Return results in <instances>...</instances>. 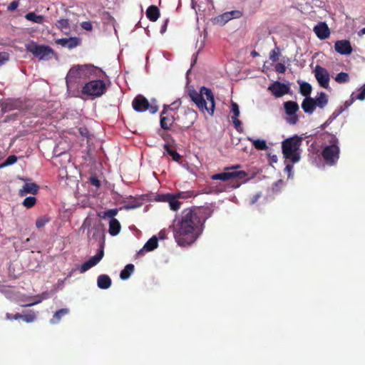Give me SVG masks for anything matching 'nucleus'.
Listing matches in <instances>:
<instances>
[{"mask_svg":"<svg viewBox=\"0 0 365 365\" xmlns=\"http://www.w3.org/2000/svg\"><path fill=\"white\" fill-rule=\"evenodd\" d=\"M133 109L137 112H144L149 110L152 114L155 113L158 110V106L150 104L148 99L142 95L136 96L132 102Z\"/></svg>","mask_w":365,"mask_h":365,"instance_id":"9","label":"nucleus"},{"mask_svg":"<svg viewBox=\"0 0 365 365\" xmlns=\"http://www.w3.org/2000/svg\"><path fill=\"white\" fill-rule=\"evenodd\" d=\"M17 161V157L14 155H9L6 160H5V165H11L15 163Z\"/></svg>","mask_w":365,"mask_h":365,"instance_id":"46","label":"nucleus"},{"mask_svg":"<svg viewBox=\"0 0 365 365\" xmlns=\"http://www.w3.org/2000/svg\"><path fill=\"white\" fill-rule=\"evenodd\" d=\"M90 182L92 185L99 187L101 186V182L96 176H92L90 178Z\"/></svg>","mask_w":365,"mask_h":365,"instance_id":"52","label":"nucleus"},{"mask_svg":"<svg viewBox=\"0 0 365 365\" xmlns=\"http://www.w3.org/2000/svg\"><path fill=\"white\" fill-rule=\"evenodd\" d=\"M316 106L314 99L311 97L305 98L302 103V108L304 113L312 114L315 110Z\"/></svg>","mask_w":365,"mask_h":365,"instance_id":"20","label":"nucleus"},{"mask_svg":"<svg viewBox=\"0 0 365 365\" xmlns=\"http://www.w3.org/2000/svg\"><path fill=\"white\" fill-rule=\"evenodd\" d=\"M317 36L321 40L327 38L330 35V31L325 22H320L314 28Z\"/></svg>","mask_w":365,"mask_h":365,"instance_id":"16","label":"nucleus"},{"mask_svg":"<svg viewBox=\"0 0 365 365\" xmlns=\"http://www.w3.org/2000/svg\"><path fill=\"white\" fill-rule=\"evenodd\" d=\"M104 255L103 248L95 256L91 257L88 261L85 262L80 267V272L83 273L96 265L103 258Z\"/></svg>","mask_w":365,"mask_h":365,"instance_id":"14","label":"nucleus"},{"mask_svg":"<svg viewBox=\"0 0 365 365\" xmlns=\"http://www.w3.org/2000/svg\"><path fill=\"white\" fill-rule=\"evenodd\" d=\"M299 120L298 115L294 113L293 115H289L286 118V121L290 125H295Z\"/></svg>","mask_w":365,"mask_h":365,"instance_id":"44","label":"nucleus"},{"mask_svg":"<svg viewBox=\"0 0 365 365\" xmlns=\"http://www.w3.org/2000/svg\"><path fill=\"white\" fill-rule=\"evenodd\" d=\"M36 203V198L33 196L27 197L24 199L22 202V205L26 208H31Z\"/></svg>","mask_w":365,"mask_h":365,"instance_id":"39","label":"nucleus"},{"mask_svg":"<svg viewBox=\"0 0 365 365\" xmlns=\"http://www.w3.org/2000/svg\"><path fill=\"white\" fill-rule=\"evenodd\" d=\"M14 105L13 103H5L4 106H3V108H2V110L4 111V112H8V111H11L14 109Z\"/></svg>","mask_w":365,"mask_h":365,"instance_id":"55","label":"nucleus"},{"mask_svg":"<svg viewBox=\"0 0 365 365\" xmlns=\"http://www.w3.org/2000/svg\"><path fill=\"white\" fill-rule=\"evenodd\" d=\"M118 212V210L117 208L110 209L106 211H101L98 213V216L100 218L105 219L106 217L113 219L115 215H117Z\"/></svg>","mask_w":365,"mask_h":365,"instance_id":"32","label":"nucleus"},{"mask_svg":"<svg viewBox=\"0 0 365 365\" xmlns=\"http://www.w3.org/2000/svg\"><path fill=\"white\" fill-rule=\"evenodd\" d=\"M292 165H287L286 167H285V170H287L288 172H290L292 169Z\"/></svg>","mask_w":365,"mask_h":365,"instance_id":"62","label":"nucleus"},{"mask_svg":"<svg viewBox=\"0 0 365 365\" xmlns=\"http://www.w3.org/2000/svg\"><path fill=\"white\" fill-rule=\"evenodd\" d=\"M356 98L354 97V93L351 95L350 99L346 101L343 106H341L339 109L341 110V112L343 113L344 110H346L354 101Z\"/></svg>","mask_w":365,"mask_h":365,"instance_id":"41","label":"nucleus"},{"mask_svg":"<svg viewBox=\"0 0 365 365\" xmlns=\"http://www.w3.org/2000/svg\"><path fill=\"white\" fill-rule=\"evenodd\" d=\"M174 195L178 199V200L180 199L186 200L194 196V191L188 190L183 192H177L174 193Z\"/></svg>","mask_w":365,"mask_h":365,"instance_id":"37","label":"nucleus"},{"mask_svg":"<svg viewBox=\"0 0 365 365\" xmlns=\"http://www.w3.org/2000/svg\"><path fill=\"white\" fill-rule=\"evenodd\" d=\"M158 238L156 236H153L149 239L144 245L142 250H140L139 253L143 252L144 250L146 252H151L156 249L158 245Z\"/></svg>","mask_w":365,"mask_h":365,"instance_id":"22","label":"nucleus"},{"mask_svg":"<svg viewBox=\"0 0 365 365\" xmlns=\"http://www.w3.org/2000/svg\"><path fill=\"white\" fill-rule=\"evenodd\" d=\"M359 91V93L354 98L359 101H364L365 99V83L362 86Z\"/></svg>","mask_w":365,"mask_h":365,"instance_id":"47","label":"nucleus"},{"mask_svg":"<svg viewBox=\"0 0 365 365\" xmlns=\"http://www.w3.org/2000/svg\"><path fill=\"white\" fill-rule=\"evenodd\" d=\"M9 59V54L6 52H0V66L4 65Z\"/></svg>","mask_w":365,"mask_h":365,"instance_id":"45","label":"nucleus"},{"mask_svg":"<svg viewBox=\"0 0 365 365\" xmlns=\"http://www.w3.org/2000/svg\"><path fill=\"white\" fill-rule=\"evenodd\" d=\"M6 318L8 320H13V319L17 320V319H20L21 318V314L19 313H16V314L7 313L6 314Z\"/></svg>","mask_w":365,"mask_h":365,"instance_id":"50","label":"nucleus"},{"mask_svg":"<svg viewBox=\"0 0 365 365\" xmlns=\"http://www.w3.org/2000/svg\"><path fill=\"white\" fill-rule=\"evenodd\" d=\"M302 143V138L298 135H294L283 140L282 149L284 157L292 163L299 162L300 160L299 150Z\"/></svg>","mask_w":365,"mask_h":365,"instance_id":"6","label":"nucleus"},{"mask_svg":"<svg viewBox=\"0 0 365 365\" xmlns=\"http://www.w3.org/2000/svg\"><path fill=\"white\" fill-rule=\"evenodd\" d=\"M168 202L170 210L173 211H177L180 208L181 202L178 200L174 194L170 195Z\"/></svg>","mask_w":365,"mask_h":365,"instance_id":"30","label":"nucleus"},{"mask_svg":"<svg viewBox=\"0 0 365 365\" xmlns=\"http://www.w3.org/2000/svg\"><path fill=\"white\" fill-rule=\"evenodd\" d=\"M284 108L287 115H293L299 110V106L297 102L289 101L284 103Z\"/></svg>","mask_w":365,"mask_h":365,"instance_id":"24","label":"nucleus"},{"mask_svg":"<svg viewBox=\"0 0 365 365\" xmlns=\"http://www.w3.org/2000/svg\"><path fill=\"white\" fill-rule=\"evenodd\" d=\"M331 123V122H329L328 121V119L325 121V123L322 125V128L324 129L326 127H327L329 124Z\"/></svg>","mask_w":365,"mask_h":365,"instance_id":"61","label":"nucleus"},{"mask_svg":"<svg viewBox=\"0 0 365 365\" xmlns=\"http://www.w3.org/2000/svg\"><path fill=\"white\" fill-rule=\"evenodd\" d=\"M21 319L26 323H31L36 319V314L33 310H29L26 314H21Z\"/></svg>","mask_w":365,"mask_h":365,"instance_id":"35","label":"nucleus"},{"mask_svg":"<svg viewBox=\"0 0 365 365\" xmlns=\"http://www.w3.org/2000/svg\"><path fill=\"white\" fill-rule=\"evenodd\" d=\"M165 152L172 157V159L175 162H180L181 155L175 150L172 149L168 144L164 145Z\"/></svg>","mask_w":365,"mask_h":365,"instance_id":"33","label":"nucleus"},{"mask_svg":"<svg viewBox=\"0 0 365 365\" xmlns=\"http://www.w3.org/2000/svg\"><path fill=\"white\" fill-rule=\"evenodd\" d=\"M134 271V265L133 264H127L120 272V277L123 280L128 279Z\"/></svg>","mask_w":365,"mask_h":365,"instance_id":"28","label":"nucleus"},{"mask_svg":"<svg viewBox=\"0 0 365 365\" xmlns=\"http://www.w3.org/2000/svg\"><path fill=\"white\" fill-rule=\"evenodd\" d=\"M240 168L237 165L234 167L225 168V172L211 175V179L214 180L229 181L228 186L231 188H238L243 182L247 180V173L244 170H235Z\"/></svg>","mask_w":365,"mask_h":365,"instance_id":"4","label":"nucleus"},{"mask_svg":"<svg viewBox=\"0 0 365 365\" xmlns=\"http://www.w3.org/2000/svg\"><path fill=\"white\" fill-rule=\"evenodd\" d=\"M56 25L58 29H61V31L68 30L70 29L68 19H61L58 20Z\"/></svg>","mask_w":365,"mask_h":365,"instance_id":"38","label":"nucleus"},{"mask_svg":"<svg viewBox=\"0 0 365 365\" xmlns=\"http://www.w3.org/2000/svg\"><path fill=\"white\" fill-rule=\"evenodd\" d=\"M158 237L160 240L165 239L167 237V231L165 230L160 231V232L158 233Z\"/></svg>","mask_w":365,"mask_h":365,"instance_id":"57","label":"nucleus"},{"mask_svg":"<svg viewBox=\"0 0 365 365\" xmlns=\"http://www.w3.org/2000/svg\"><path fill=\"white\" fill-rule=\"evenodd\" d=\"M324 135H327L329 138L327 140L329 144L323 148L321 155L327 165L334 166L336 165L339 159V141L336 135L333 134L326 132Z\"/></svg>","mask_w":365,"mask_h":365,"instance_id":"5","label":"nucleus"},{"mask_svg":"<svg viewBox=\"0 0 365 365\" xmlns=\"http://www.w3.org/2000/svg\"><path fill=\"white\" fill-rule=\"evenodd\" d=\"M197 113L191 109L185 110L181 115L177 117L176 120L180 123V126L183 128L191 127L196 118Z\"/></svg>","mask_w":365,"mask_h":365,"instance_id":"11","label":"nucleus"},{"mask_svg":"<svg viewBox=\"0 0 365 365\" xmlns=\"http://www.w3.org/2000/svg\"><path fill=\"white\" fill-rule=\"evenodd\" d=\"M341 113H342L341 110H339V108L336 109L331 116L328 118L329 122H332L335 118H336Z\"/></svg>","mask_w":365,"mask_h":365,"instance_id":"49","label":"nucleus"},{"mask_svg":"<svg viewBox=\"0 0 365 365\" xmlns=\"http://www.w3.org/2000/svg\"><path fill=\"white\" fill-rule=\"evenodd\" d=\"M231 111L233 113V116H232V118H236L240 116V110L239 106L237 103L232 102L231 103Z\"/></svg>","mask_w":365,"mask_h":365,"instance_id":"42","label":"nucleus"},{"mask_svg":"<svg viewBox=\"0 0 365 365\" xmlns=\"http://www.w3.org/2000/svg\"><path fill=\"white\" fill-rule=\"evenodd\" d=\"M26 19L28 21L42 24L43 22V17L41 15H37L35 12H29L25 16Z\"/></svg>","mask_w":365,"mask_h":365,"instance_id":"34","label":"nucleus"},{"mask_svg":"<svg viewBox=\"0 0 365 365\" xmlns=\"http://www.w3.org/2000/svg\"><path fill=\"white\" fill-rule=\"evenodd\" d=\"M279 55H280V49L279 47H276L274 49L272 50L269 52V59L272 62H276L279 60Z\"/></svg>","mask_w":365,"mask_h":365,"instance_id":"40","label":"nucleus"},{"mask_svg":"<svg viewBox=\"0 0 365 365\" xmlns=\"http://www.w3.org/2000/svg\"><path fill=\"white\" fill-rule=\"evenodd\" d=\"M181 104V101L180 100L175 101L170 106H164L163 110L160 114V127L163 130H169L174 121L176 120L173 115L167 114L168 109L173 110V108L171 106H174L175 108L178 107Z\"/></svg>","mask_w":365,"mask_h":365,"instance_id":"10","label":"nucleus"},{"mask_svg":"<svg viewBox=\"0 0 365 365\" xmlns=\"http://www.w3.org/2000/svg\"><path fill=\"white\" fill-rule=\"evenodd\" d=\"M359 35H364V34H365V27H364V28H363L362 29H361V30L359 31Z\"/></svg>","mask_w":365,"mask_h":365,"instance_id":"63","label":"nucleus"},{"mask_svg":"<svg viewBox=\"0 0 365 365\" xmlns=\"http://www.w3.org/2000/svg\"><path fill=\"white\" fill-rule=\"evenodd\" d=\"M241 16V12L239 11H232L230 12H225L222 14V15L218 16L215 19V21L217 24H219L220 25H224L227 22H228L230 20L237 18Z\"/></svg>","mask_w":365,"mask_h":365,"instance_id":"17","label":"nucleus"},{"mask_svg":"<svg viewBox=\"0 0 365 365\" xmlns=\"http://www.w3.org/2000/svg\"><path fill=\"white\" fill-rule=\"evenodd\" d=\"M48 220L45 217H40L36 221V226L38 228H41L43 227L47 222Z\"/></svg>","mask_w":365,"mask_h":365,"instance_id":"43","label":"nucleus"},{"mask_svg":"<svg viewBox=\"0 0 365 365\" xmlns=\"http://www.w3.org/2000/svg\"><path fill=\"white\" fill-rule=\"evenodd\" d=\"M39 190V186L35 182H26L19 191V195L25 196L27 194L36 195Z\"/></svg>","mask_w":365,"mask_h":365,"instance_id":"18","label":"nucleus"},{"mask_svg":"<svg viewBox=\"0 0 365 365\" xmlns=\"http://www.w3.org/2000/svg\"><path fill=\"white\" fill-rule=\"evenodd\" d=\"M120 230L121 225L117 219L113 218L109 221L108 232L111 236H116L118 235L120 232Z\"/></svg>","mask_w":365,"mask_h":365,"instance_id":"21","label":"nucleus"},{"mask_svg":"<svg viewBox=\"0 0 365 365\" xmlns=\"http://www.w3.org/2000/svg\"><path fill=\"white\" fill-rule=\"evenodd\" d=\"M275 71L279 73H284L286 71V67L284 64L278 63L275 65Z\"/></svg>","mask_w":365,"mask_h":365,"instance_id":"48","label":"nucleus"},{"mask_svg":"<svg viewBox=\"0 0 365 365\" xmlns=\"http://www.w3.org/2000/svg\"><path fill=\"white\" fill-rule=\"evenodd\" d=\"M233 124L235 125V128L240 131L241 130V121L238 119V118H232Z\"/></svg>","mask_w":365,"mask_h":365,"instance_id":"54","label":"nucleus"},{"mask_svg":"<svg viewBox=\"0 0 365 365\" xmlns=\"http://www.w3.org/2000/svg\"><path fill=\"white\" fill-rule=\"evenodd\" d=\"M249 141L252 143L253 146L259 150H264L267 149V145L266 143V141L264 140H259V139H252L251 138H247Z\"/></svg>","mask_w":365,"mask_h":365,"instance_id":"29","label":"nucleus"},{"mask_svg":"<svg viewBox=\"0 0 365 365\" xmlns=\"http://www.w3.org/2000/svg\"><path fill=\"white\" fill-rule=\"evenodd\" d=\"M81 26L86 31H91L93 28L91 21H83Z\"/></svg>","mask_w":365,"mask_h":365,"instance_id":"53","label":"nucleus"},{"mask_svg":"<svg viewBox=\"0 0 365 365\" xmlns=\"http://www.w3.org/2000/svg\"><path fill=\"white\" fill-rule=\"evenodd\" d=\"M189 96L200 111H207L212 115L215 111V98L212 91L205 86L200 88V92L195 90L189 91Z\"/></svg>","mask_w":365,"mask_h":365,"instance_id":"3","label":"nucleus"},{"mask_svg":"<svg viewBox=\"0 0 365 365\" xmlns=\"http://www.w3.org/2000/svg\"><path fill=\"white\" fill-rule=\"evenodd\" d=\"M349 80V76L346 72H340L335 77V81L340 84L348 83Z\"/></svg>","mask_w":365,"mask_h":365,"instance_id":"36","label":"nucleus"},{"mask_svg":"<svg viewBox=\"0 0 365 365\" xmlns=\"http://www.w3.org/2000/svg\"><path fill=\"white\" fill-rule=\"evenodd\" d=\"M56 43L63 47L71 49L76 47L79 44L80 41L76 37H70L59 38L56 41Z\"/></svg>","mask_w":365,"mask_h":365,"instance_id":"19","label":"nucleus"},{"mask_svg":"<svg viewBox=\"0 0 365 365\" xmlns=\"http://www.w3.org/2000/svg\"><path fill=\"white\" fill-rule=\"evenodd\" d=\"M68 313H69L68 309H67V308L61 309L54 313L50 322L53 324H58L61 321V318L67 315Z\"/></svg>","mask_w":365,"mask_h":365,"instance_id":"26","label":"nucleus"},{"mask_svg":"<svg viewBox=\"0 0 365 365\" xmlns=\"http://www.w3.org/2000/svg\"><path fill=\"white\" fill-rule=\"evenodd\" d=\"M259 197H260V194H257V195H254L251 199L250 203L251 204L255 203L257 201V200L259 198Z\"/></svg>","mask_w":365,"mask_h":365,"instance_id":"60","label":"nucleus"},{"mask_svg":"<svg viewBox=\"0 0 365 365\" xmlns=\"http://www.w3.org/2000/svg\"><path fill=\"white\" fill-rule=\"evenodd\" d=\"M335 51L341 55H350L352 53L351 43L348 40H339L334 43Z\"/></svg>","mask_w":365,"mask_h":365,"instance_id":"15","label":"nucleus"},{"mask_svg":"<svg viewBox=\"0 0 365 365\" xmlns=\"http://www.w3.org/2000/svg\"><path fill=\"white\" fill-rule=\"evenodd\" d=\"M41 300H42V299L39 298L38 300H37L36 302H31V303L26 304H24V305H22V307H31V306H34L35 304H37L40 303L41 302Z\"/></svg>","mask_w":365,"mask_h":365,"instance_id":"59","label":"nucleus"},{"mask_svg":"<svg viewBox=\"0 0 365 365\" xmlns=\"http://www.w3.org/2000/svg\"><path fill=\"white\" fill-rule=\"evenodd\" d=\"M315 106L324 108L328 103V98L325 93L321 92L319 96L314 99Z\"/></svg>","mask_w":365,"mask_h":365,"instance_id":"27","label":"nucleus"},{"mask_svg":"<svg viewBox=\"0 0 365 365\" xmlns=\"http://www.w3.org/2000/svg\"><path fill=\"white\" fill-rule=\"evenodd\" d=\"M212 211L208 207L184 209L173 221V232L178 245L185 247L194 243L202 235L206 220Z\"/></svg>","mask_w":365,"mask_h":365,"instance_id":"1","label":"nucleus"},{"mask_svg":"<svg viewBox=\"0 0 365 365\" xmlns=\"http://www.w3.org/2000/svg\"><path fill=\"white\" fill-rule=\"evenodd\" d=\"M18 6H19V2H18V1H12V2L9 5V6H8V10H9V11H14V10H15V9H17Z\"/></svg>","mask_w":365,"mask_h":365,"instance_id":"56","label":"nucleus"},{"mask_svg":"<svg viewBox=\"0 0 365 365\" xmlns=\"http://www.w3.org/2000/svg\"><path fill=\"white\" fill-rule=\"evenodd\" d=\"M258 55H259V54H258V53H257V51H253L252 52V56H258Z\"/></svg>","mask_w":365,"mask_h":365,"instance_id":"64","label":"nucleus"},{"mask_svg":"<svg viewBox=\"0 0 365 365\" xmlns=\"http://www.w3.org/2000/svg\"><path fill=\"white\" fill-rule=\"evenodd\" d=\"M314 76L319 84L322 87L324 88H327L329 87L330 77L329 72L325 68L319 65H317L314 69Z\"/></svg>","mask_w":365,"mask_h":365,"instance_id":"12","label":"nucleus"},{"mask_svg":"<svg viewBox=\"0 0 365 365\" xmlns=\"http://www.w3.org/2000/svg\"><path fill=\"white\" fill-rule=\"evenodd\" d=\"M146 16L150 21H156L160 16V10L156 6H150L147 9Z\"/></svg>","mask_w":365,"mask_h":365,"instance_id":"25","label":"nucleus"},{"mask_svg":"<svg viewBox=\"0 0 365 365\" xmlns=\"http://www.w3.org/2000/svg\"><path fill=\"white\" fill-rule=\"evenodd\" d=\"M97 284L100 289H108L111 285V279L107 274H101L98 277Z\"/></svg>","mask_w":365,"mask_h":365,"instance_id":"23","label":"nucleus"},{"mask_svg":"<svg viewBox=\"0 0 365 365\" xmlns=\"http://www.w3.org/2000/svg\"><path fill=\"white\" fill-rule=\"evenodd\" d=\"M26 50L31 53L39 60L48 61L54 53L53 50L48 46L38 45L34 41L25 44Z\"/></svg>","mask_w":365,"mask_h":365,"instance_id":"8","label":"nucleus"},{"mask_svg":"<svg viewBox=\"0 0 365 365\" xmlns=\"http://www.w3.org/2000/svg\"><path fill=\"white\" fill-rule=\"evenodd\" d=\"M100 73H104L101 68L91 64L74 66L70 68L66 75V86L68 89L75 88L92 76L100 77Z\"/></svg>","mask_w":365,"mask_h":365,"instance_id":"2","label":"nucleus"},{"mask_svg":"<svg viewBox=\"0 0 365 365\" xmlns=\"http://www.w3.org/2000/svg\"><path fill=\"white\" fill-rule=\"evenodd\" d=\"M169 22V20L168 19H166L164 22V24L161 26V28H160V33L161 34H163L165 32L166 29H167V26H168V24Z\"/></svg>","mask_w":365,"mask_h":365,"instance_id":"58","label":"nucleus"},{"mask_svg":"<svg viewBox=\"0 0 365 365\" xmlns=\"http://www.w3.org/2000/svg\"><path fill=\"white\" fill-rule=\"evenodd\" d=\"M171 193L158 195L157 196V200L168 202Z\"/></svg>","mask_w":365,"mask_h":365,"instance_id":"51","label":"nucleus"},{"mask_svg":"<svg viewBox=\"0 0 365 365\" xmlns=\"http://www.w3.org/2000/svg\"><path fill=\"white\" fill-rule=\"evenodd\" d=\"M107 91V85L103 80H92L86 83L81 88V93L88 96L91 99H96L101 97Z\"/></svg>","mask_w":365,"mask_h":365,"instance_id":"7","label":"nucleus"},{"mask_svg":"<svg viewBox=\"0 0 365 365\" xmlns=\"http://www.w3.org/2000/svg\"><path fill=\"white\" fill-rule=\"evenodd\" d=\"M312 90V87L310 83L307 82H302L300 83L299 92L305 98L309 97Z\"/></svg>","mask_w":365,"mask_h":365,"instance_id":"31","label":"nucleus"},{"mask_svg":"<svg viewBox=\"0 0 365 365\" xmlns=\"http://www.w3.org/2000/svg\"><path fill=\"white\" fill-rule=\"evenodd\" d=\"M268 90L276 98H280L289 92L290 88L288 85L279 81H274L269 87Z\"/></svg>","mask_w":365,"mask_h":365,"instance_id":"13","label":"nucleus"}]
</instances>
